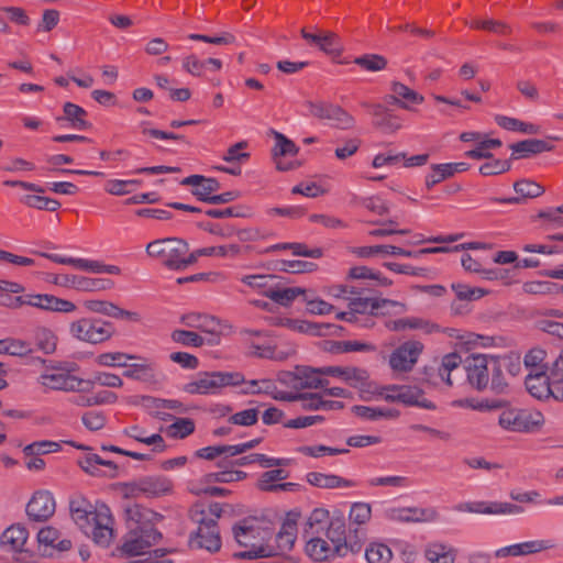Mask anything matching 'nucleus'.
<instances>
[{
    "mask_svg": "<svg viewBox=\"0 0 563 563\" xmlns=\"http://www.w3.org/2000/svg\"><path fill=\"white\" fill-rule=\"evenodd\" d=\"M69 510L74 522L96 544H110L113 538V518L107 505L93 507L86 498L79 496L70 500Z\"/></svg>",
    "mask_w": 563,
    "mask_h": 563,
    "instance_id": "nucleus-1",
    "label": "nucleus"
},
{
    "mask_svg": "<svg viewBox=\"0 0 563 563\" xmlns=\"http://www.w3.org/2000/svg\"><path fill=\"white\" fill-rule=\"evenodd\" d=\"M233 534L236 542L247 550L235 554L240 559H246L244 554L257 552L258 548L267 545L272 540V529L263 526V522L255 518H245L233 527Z\"/></svg>",
    "mask_w": 563,
    "mask_h": 563,
    "instance_id": "nucleus-2",
    "label": "nucleus"
},
{
    "mask_svg": "<svg viewBox=\"0 0 563 563\" xmlns=\"http://www.w3.org/2000/svg\"><path fill=\"white\" fill-rule=\"evenodd\" d=\"M244 383V376L239 372H202L184 386L191 395L217 394L223 387L238 386Z\"/></svg>",
    "mask_w": 563,
    "mask_h": 563,
    "instance_id": "nucleus-3",
    "label": "nucleus"
},
{
    "mask_svg": "<svg viewBox=\"0 0 563 563\" xmlns=\"http://www.w3.org/2000/svg\"><path fill=\"white\" fill-rule=\"evenodd\" d=\"M188 243L178 238H165L150 242L146 245L148 256L157 258L172 271H178L180 256L188 253Z\"/></svg>",
    "mask_w": 563,
    "mask_h": 563,
    "instance_id": "nucleus-4",
    "label": "nucleus"
},
{
    "mask_svg": "<svg viewBox=\"0 0 563 563\" xmlns=\"http://www.w3.org/2000/svg\"><path fill=\"white\" fill-rule=\"evenodd\" d=\"M114 331L111 322L97 318H81L69 325V332L75 339L90 344L108 341Z\"/></svg>",
    "mask_w": 563,
    "mask_h": 563,
    "instance_id": "nucleus-5",
    "label": "nucleus"
},
{
    "mask_svg": "<svg viewBox=\"0 0 563 563\" xmlns=\"http://www.w3.org/2000/svg\"><path fill=\"white\" fill-rule=\"evenodd\" d=\"M37 383L51 390L77 393H90L92 390V384L89 380L78 378L68 372L55 367L41 374L37 378Z\"/></svg>",
    "mask_w": 563,
    "mask_h": 563,
    "instance_id": "nucleus-6",
    "label": "nucleus"
},
{
    "mask_svg": "<svg viewBox=\"0 0 563 563\" xmlns=\"http://www.w3.org/2000/svg\"><path fill=\"white\" fill-rule=\"evenodd\" d=\"M296 522L292 520H286L282 525L279 532L275 536L274 543L268 541L267 545L258 548L257 552L247 553L244 554V556L246 558V560H254L260 558L283 555L292 549L296 541Z\"/></svg>",
    "mask_w": 563,
    "mask_h": 563,
    "instance_id": "nucleus-7",
    "label": "nucleus"
},
{
    "mask_svg": "<svg viewBox=\"0 0 563 563\" xmlns=\"http://www.w3.org/2000/svg\"><path fill=\"white\" fill-rule=\"evenodd\" d=\"M543 422L540 412H529L523 409L510 408L501 411L498 418L499 426L510 432H530Z\"/></svg>",
    "mask_w": 563,
    "mask_h": 563,
    "instance_id": "nucleus-8",
    "label": "nucleus"
},
{
    "mask_svg": "<svg viewBox=\"0 0 563 563\" xmlns=\"http://www.w3.org/2000/svg\"><path fill=\"white\" fill-rule=\"evenodd\" d=\"M305 106L309 114L320 120H329L341 130H349L355 126V119L342 107L325 101H307Z\"/></svg>",
    "mask_w": 563,
    "mask_h": 563,
    "instance_id": "nucleus-9",
    "label": "nucleus"
},
{
    "mask_svg": "<svg viewBox=\"0 0 563 563\" xmlns=\"http://www.w3.org/2000/svg\"><path fill=\"white\" fill-rule=\"evenodd\" d=\"M525 384L529 394L537 399L553 397L563 401V382L552 377L551 374L550 376L548 374L527 375Z\"/></svg>",
    "mask_w": 563,
    "mask_h": 563,
    "instance_id": "nucleus-10",
    "label": "nucleus"
},
{
    "mask_svg": "<svg viewBox=\"0 0 563 563\" xmlns=\"http://www.w3.org/2000/svg\"><path fill=\"white\" fill-rule=\"evenodd\" d=\"M423 347V344L419 341L409 340L404 342L389 355L390 368L397 373L410 372L417 364Z\"/></svg>",
    "mask_w": 563,
    "mask_h": 563,
    "instance_id": "nucleus-11",
    "label": "nucleus"
},
{
    "mask_svg": "<svg viewBox=\"0 0 563 563\" xmlns=\"http://www.w3.org/2000/svg\"><path fill=\"white\" fill-rule=\"evenodd\" d=\"M161 539L162 533L158 530H129L123 538L120 551L128 556L141 555Z\"/></svg>",
    "mask_w": 563,
    "mask_h": 563,
    "instance_id": "nucleus-12",
    "label": "nucleus"
},
{
    "mask_svg": "<svg viewBox=\"0 0 563 563\" xmlns=\"http://www.w3.org/2000/svg\"><path fill=\"white\" fill-rule=\"evenodd\" d=\"M201 518H198V530L195 538L190 539L192 547L206 549L209 552H217L221 548V538L216 519H207L205 510H200Z\"/></svg>",
    "mask_w": 563,
    "mask_h": 563,
    "instance_id": "nucleus-13",
    "label": "nucleus"
},
{
    "mask_svg": "<svg viewBox=\"0 0 563 563\" xmlns=\"http://www.w3.org/2000/svg\"><path fill=\"white\" fill-rule=\"evenodd\" d=\"M387 519L396 522L423 523L439 519V512L434 507H393L386 510Z\"/></svg>",
    "mask_w": 563,
    "mask_h": 563,
    "instance_id": "nucleus-14",
    "label": "nucleus"
},
{
    "mask_svg": "<svg viewBox=\"0 0 563 563\" xmlns=\"http://www.w3.org/2000/svg\"><path fill=\"white\" fill-rule=\"evenodd\" d=\"M361 107L369 110L373 115V126L385 134L396 133L402 126V120L391 110L380 103L362 101Z\"/></svg>",
    "mask_w": 563,
    "mask_h": 563,
    "instance_id": "nucleus-15",
    "label": "nucleus"
},
{
    "mask_svg": "<svg viewBox=\"0 0 563 563\" xmlns=\"http://www.w3.org/2000/svg\"><path fill=\"white\" fill-rule=\"evenodd\" d=\"M55 285L80 291H100L111 289L113 282L108 278H89L80 275L60 274L53 279Z\"/></svg>",
    "mask_w": 563,
    "mask_h": 563,
    "instance_id": "nucleus-16",
    "label": "nucleus"
},
{
    "mask_svg": "<svg viewBox=\"0 0 563 563\" xmlns=\"http://www.w3.org/2000/svg\"><path fill=\"white\" fill-rule=\"evenodd\" d=\"M124 512L129 530H157L155 523L162 519L159 514L139 504L126 505Z\"/></svg>",
    "mask_w": 563,
    "mask_h": 563,
    "instance_id": "nucleus-17",
    "label": "nucleus"
},
{
    "mask_svg": "<svg viewBox=\"0 0 563 563\" xmlns=\"http://www.w3.org/2000/svg\"><path fill=\"white\" fill-rule=\"evenodd\" d=\"M490 356L477 354L465 361L467 380L477 390H483L489 385Z\"/></svg>",
    "mask_w": 563,
    "mask_h": 563,
    "instance_id": "nucleus-18",
    "label": "nucleus"
},
{
    "mask_svg": "<svg viewBox=\"0 0 563 563\" xmlns=\"http://www.w3.org/2000/svg\"><path fill=\"white\" fill-rule=\"evenodd\" d=\"M21 305H29L47 311L69 313L76 310V305L48 294L25 295L16 298Z\"/></svg>",
    "mask_w": 563,
    "mask_h": 563,
    "instance_id": "nucleus-19",
    "label": "nucleus"
},
{
    "mask_svg": "<svg viewBox=\"0 0 563 563\" xmlns=\"http://www.w3.org/2000/svg\"><path fill=\"white\" fill-rule=\"evenodd\" d=\"M55 499L48 490H38L34 493L26 505V514L33 521H46L55 512Z\"/></svg>",
    "mask_w": 563,
    "mask_h": 563,
    "instance_id": "nucleus-20",
    "label": "nucleus"
},
{
    "mask_svg": "<svg viewBox=\"0 0 563 563\" xmlns=\"http://www.w3.org/2000/svg\"><path fill=\"white\" fill-rule=\"evenodd\" d=\"M300 34L309 45L327 54H340L343 51L340 37L334 32L319 29H316V32H309L307 27H302Z\"/></svg>",
    "mask_w": 563,
    "mask_h": 563,
    "instance_id": "nucleus-21",
    "label": "nucleus"
},
{
    "mask_svg": "<svg viewBox=\"0 0 563 563\" xmlns=\"http://www.w3.org/2000/svg\"><path fill=\"white\" fill-rule=\"evenodd\" d=\"M388 306L399 308V312L407 311V306L405 303L384 298L356 297L351 299L349 302V309L353 310L354 312H358L362 316H365L367 313L369 316H377V311L379 309H383Z\"/></svg>",
    "mask_w": 563,
    "mask_h": 563,
    "instance_id": "nucleus-22",
    "label": "nucleus"
},
{
    "mask_svg": "<svg viewBox=\"0 0 563 563\" xmlns=\"http://www.w3.org/2000/svg\"><path fill=\"white\" fill-rule=\"evenodd\" d=\"M276 144L272 150V155L276 164V168L282 172L291 170L296 167L295 163H283L282 156H296L299 152V147L283 133L273 132Z\"/></svg>",
    "mask_w": 563,
    "mask_h": 563,
    "instance_id": "nucleus-23",
    "label": "nucleus"
},
{
    "mask_svg": "<svg viewBox=\"0 0 563 563\" xmlns=\"http://www.w3.org/2000/svg\"><path fill=\"white\" fill-rule=\"evenodd\" d=\"M85 307L96 313H101L114 319L128 320L131 322H140L141 314L136 311H129L106 300H87Z\"/></svg>",
    "mask_w": 563,
    "mask_h": 563,
    "instance_id": "nucleus-24",
    "label": "nucleus"
},
{
    "mask_svg": "<svg viewBox=\"0 0 563 563\" xmlns=\"http://www.w3.org/2000/svg\"><path fill=\"white\" fill-rule=\"evenodd\" d=\"M555 548L552 540H533L501 548L496 551V556H522L536 554Z\"/></svg>",
    "mask_w": 563,
    "mask_h": 563,
    "instance_id": "nucleus-25",
    "label": "nucleus"
},
{
    "mask_svg": "<svg viewBox=\"0 0 563 563\" xmlns=\"http://www.w3.org/2000/svg\"><path fill=\"white\" fill-rule=\"evenodd\" d=\"M27 530L22 526H11L0 537V549L5 553H21L27 540Z\"/></svg>",
    "mask_w": 563,
    "mask_h": 563,
    "instance_id": "nucleus-26",
    "label": "nucleus"
},
{
    "mask_svg": "<svg viewBox=\"0 0 563 563\" xmlns=\"http://www.w3.org/2000/svg\"><path fill=\"white\" fill-rule=\"evenodd\" d=\"M385 391H399L400 402L407 406H417L423 409H434L432 401L423 396V391L416 386L388 385L383 388Z\"/></svg>",
    "mask_w": 563,
    "mask_h": 563,
    "instance_id": "nucleus-27",
    "label": "nucleus"
},
{
    "mask_svg": "<svg viewBox=\"0 0 563 563\" xmlns=\"http://www.w3.org/2000/svg\"><path fill=\"white\" fill-rule=\"evenodd\" d=\"M385 327L389 331L401 332L407 330H421L424 333L438 332L439 325L430 322L429 320L418 317H406L395 320H387Z\"/></svg>",
    "mask_w": 563,
    "mask_h": 563,
    "instance_id": "nucleus-28",
    "label": "nucleus"
},
{
    "mask_svg": "<svg viewBox=\"0 0 563 563\" xmlns=\"http://www.w3.org/2000/svg\"><path fill=\"white\" fill-rule=\"evenodd\" d=\"M509 147L512 151L510 159L528 158L532 155L553 150L552 144L539 139L523 140L511 144Z\"/></svg>",
    "mask_w": 563,
    "mask_h": 563,
    "instance_id": "nucleus-29",
    "label": "nucleus"
},
{
    "mask_svg": "<svg viewBox=\"0 0 563 563\" xmlns=\"http://www.w3.org/2000/svg\"><path fill=\"white\" fill-rule=\"evenodd\" d=\"M306 537L309 538L306 552L313 561L323 562L338 556L336 545L330 544L320 534Z\"/></svg>",
    "mask_w": 563,
    "mask_h": 563,
    "instance_id": "nucleus-30",
    "label": "nucleus"
},
{
    "mask_svg": "<svg viewBox=\"0 0 563 563\" xmlns=\"http://www.w3.org/2000/svg\"><path fill=\"white\" fill-rule=\"evenodd\" d=\"M307 482L318 488L334 489L350 488L355 486L353 481L343 478L335 474H324L320 472H310L306 476Z\"/></svg>",
    "mask_w": 563,
    "mask_h": 563,
    "instance_id": "nucleus-31",
    "label": "nucleus"
},
{
    "mask_svg": "<svg viewBox=\"0 0 563 563\" xmlns=\"http://www.w3.org/2000/svg\"><path fill=\"white\" fill-rule=\"evenodd\" d=\"M181 321L190 328L198 329L202 332H207L212 335L208 343L214 344L219 341V335L216 333L217 327L219 325L218 321L213 317L200 314V313H189L181 318Z\"/></svg>",
    "mask_w": 563,
    "mask_h": 563,
    "instance_id": "nucleus-32",
    "label": "nucleus"
},
{
    "mask_svg": "<svg viewBox=\"0 0 563 563\" xmlns=\"http://www.w3.org/2000/svg\"><path fill=\"white\" fill-rule=\"evenodd\" d=\"M321 368L313 367H297L295 373V379L298 382L296 387L299 388H324L329 380L321 377Z\"/></svg>",
    "mask_w": 563,
    "mask_h": 563,
    "instance_id": "nucleus-33",
    "label": "nucleus"
},
{
    "mask_svg": "<svg viewBox=\"0 0 563 563\" xmlns=\"http://www.w3.org/2000/svg\"><path fill=\"white\" fill-rule=\"evenodd\" d=\"M365 539V530L363 528H349L346 531L345 540L343 543L336 545L338 556L343 558L349 553H358L362 550L363 541Z\"/></svg>",
    "mask_w": 563,
    "mask_h": 563,
    "instance_id": "nucleus-34",
    "label": "nucleus"
},
{
    "mask_svg": "<svg viewBox=\"0 0 563 563\" xmlns=\"http://www.w3.org/2000/svg\"><path fill=\"white\" fill-rule=\"evenodd\" d=\"M472 512L475 514H485V515H506V514H521L523 512V508L516 504L510 503H485V501H475L472 503Z\"/></svg>",
    "mask_w": 563,
    "mask_h": 563,
    "instance_id": "nucleus-35",
    "label": "nucleus"
},
{
    "mask_svg": "<svg viewBox=\"0 0 563 563\" xmlns=\"http://www.w3.org/2000/svg\"><path fill=\"white\" fill-rule=\"evenodd\" d=\"M139 488L147 497H158L172 489V483L163 476H147L139 479Z\"/></svg>",
    "mask_w": 563,
    "mask_h": 563,
    "instance_id": "nucleus-36",
    "label": "nucleus"
},
{
    "mask_svg": "<svg viewBox=\"0 0 563 563\" xmlns=\"http://www.w3.org/2000/svg\"><path fill=\"white\" fill-rule=\"evenodd\" d=\"M424 558L430 563H454L456 551L446 544L432 542L426 547Z\"/></svg>",
    "mask_w": 563,
    "mask_h": 563,
    "instance_id": "nucleus-37",
    "label": "nucleus"
},
{
    "mask_svg": "<svg viewBox=\"0 0 563 563\" xmlns=\"http://www.w3.org/2000/svg\"><path fill=\"white\" fill-rule=\"evenodd\" d=\"M352 253L358 257L367 258L377 254L384 255H399L411 257L413 256L412 251H408L395 245H373V246H358L353 247Z\"/></svg>",
    "mask_w": 563,
    "mask_h": 563,
    "instance_id": "nucleus-38",
    "label": "nucleus"
},
{
    "mask_svg": "<svg viewBox=\"0 0 563 563\" xmlns=\"http://www.w3.org/2000/svg\"><path fill=\"white\" fill-rule=\"evenodd\" d=\"M63 110L64 115L57 118L58 122L68 121L71 128L79 131L86 130L90 126L89 122L86 120L88 113L84 108L73 102H66Z\"/></svg>",
    "mask_w": 563,
    "mask_h": 563,
    "instance_id": "nucleus-39",
    "label": "nucleus"
},
{
    "mask_svg": "<svg viewBox=\"0 0 563 563\" xmlns=\"http://www.w3.org/2000/svg\"><path fill=\"white\" fill-rule=\"evenodd\" d=\"M37 254L40 256L51 260L54 263L71 265L75 268H78L81 271L99 274L100 262H98V261H91V260H86V258L65 257V256H60L57 254H51V253H44V252H40Z\"/></svg>",
    "mask_w": 563,
    "mask_h": 563,
    "instance_id": "nucleus-40",
    "label": "nucleus"
},
{
    "mask_svg": "<svg viewBox=\"0 0 563 563\" xmlns=\"http://www.w3.org/2000/svg\"><path fill=\"white\" fill-rule=\"evenodd\" d=\"M34 351H41L48 355L55 352L57 345V338L47 328H37L33 332V339L31 341Z\"/></svg>",
    "mask_w": 563,
    "mask_h": 563,
    "instance_id": "nucleus-41",
    "label": "nucleus"
},
{
    "mask_svg": "<svg viewBox=\"0 0 563 563\" xmlns=\"http://www.w3.org/2000/svg\"><path fill=\"white\" fill-rule=\"evenodd\" d=\"M306 289L301 287H288L283 289L269 288L264 291V296L276 303L288 307L299 296H305Z\"/></svg>",
    "mask_w": 563,
    "mask_h": 563,
    "instance_id": "nucleus-42",
    "label": "nucleus"
},
{
    "mask_svg": "<svg viewBox=\"0 0 563 563\" xmlns=\"http://www.w3.org/2000/svg\"><path fill=\"white\" fill-rule=\"evenodd\" d=\"M60 532L51 526L42 528L37 533V540L41 544H45L57 549L58 551H68L71 548V541L68 539L59 540Z\"/></svg>",
    "mask_w": 563,
    "mask_h": 563,
    "instance_id": "nucleus-43",
    "label": "nucleus"
},
{
    "mask_svg": "<svg viewBox=\"0 0 563 563\" xmlns=\"http://www.w3.org/2000/svg\"><path fill=\"white\" fill-rule=\"evenodd\" d=\"M124 433L137 442L147 445H154V452H164L166 450L165 441L163 437L158 433L146 435L145 431L141 429L139 426H132L129 429H125Z\"/></svg>",
    "mask_w": 563,
    "mask_h": 563,
    "instance_id": "nucleus-44",
    "label": "nucleus"
},
{
    "mask_svg": "<svg viewBox=\"0 0 563 563\" xmlns=\"http://www.w3.org/2000/svg\"><path fill=\"white\" fill-rule=\"evenodd\" d=\"M506 360H500L498 357L490 356V365H489V383L490 388L500 394L506 387L507 383L503 375V367L506 366Z\"/></svg>",
    "mask_w": 563,
    "mask_h": 563,
    "instance_id": "nucleus-45",
    "label": "nucleus"
},
{
    "mask_svg": "<svg viewBox=\"0 0 563 563\" xmlns=\"http://www.w3.org/2000/svg\"><path fill=\"white\" fill-rule=\"evenodd\" d=\"M365 559L367 563H389L393 559V552L383 542H372L365 549Z\"/></svg>",
    "mask_w": 563,
    "mask_h": 563,
    "instance_id": "nucleus-46",
    "label": "nucleus"
},
{
    "mask_svg": "<svg viewBox=\"0 0 563 563\" xmlns=\"http://www.w3.org/2000/svg\"><path fill=\"white\" fill-rule=\"evenodd\" d=\"M352 411L360 418L367 420H378L380 418L394 419L399 416L396 409L374 408L367 406H353Z\"/></svg>",
    "mask_w": 563,
    "mask_h": 563,
    "instance_id": "nucleus-47",
    "label": "nucleus"
},
{
    "mask_svg": "<svg viewBox=\"0 0 563 563\" xmlns=\"http://www.w3.org/2000/svg\"><path fill=\"white\" fill-rule=\"evenodd\" d=\"M329 512L324 509H314L307 522L306 536L322 534L329 525Z\"/></svg>",
    "mask_w": 563,
    "mask_h": 563,
    "instance_id": "nucleus-48",
    "label": "nucleus"
},
{
    "mask_svg": "<svg viewBox=\"0 0 563 563\" xmlns=\"http://www.w3.org/2000/svg\"><path fill=\"white\" fill-rule=\"evenodd\" d=\"M470 26L475 30H485L498 35H510L512 27L504 21H497L493 19L487 20H474Z\"/></svg>",
    "mask_w": 563,
    "mask_h": 563,
    "instance_id": "nucleus-49",
    "label": "nucleus"
},
{
    "mask_svg": "<svg viewBox=\"0 0 563 563\" xmlns=\"http://www.w3.org/2000/svg\"><path fill=\"white\" fill-rule=\"evenodd\" d=\"M349 277L352 279H374L380 286H390L393 282L384 277L379 272H376L367 266H354L349 271Z\"/></svg>",
    "mask_w": 563,
    "mask_h": 563,
    "instance_id": "nucleus-50",
    "label": "nucleus"
},
{
    "mask_svg": "<svg viewBox=\"0 0 563 563\" xmlns=\"http://www.w3.org/2000/svg\"><path fill=\"white\" fill-rule=\"evenodd\" d=\"M323 533L332 545H339V543H343L346 536L344 520L340 517L332 518L329 525L325 527Z\"/></svg>",
    "mask_w": 563,
    "mask_h": 563,
    "instance_id": "nucleus-51",
    "label": "nucleus"
},
{
    "mask_svg": "<svg viewBox=\"0 0 563 563\" xmlns=\"http://www.w3.org/2000/svg\"><path fill=\"white\" fill-rule=\"evenodd\" d=\"M289 473L283 468L266 471L261 475V478L258 481V488L263 492H276L275 482L284 481L288 478Z\"/></svg>",
    "mask_w": 563,
    "mask_h": 563,
    "instance_id": "nucleus-52",
    "label": "nucleus"
},
{
    "mask_svg": "<svg viewBox=\"0 0 563 563\" xmlns=\"http://www.w3.org/2000/svg\"><path fill=\"white\" fill-rule=\"evenodd\" d=\"M354 64L367 71H380L386 68L387 59L378 54H365L354 59Z\"/></svg>",
    "mask_w": 563,
    "mask_h": 563,
    "instance_id": "nucleus-53",
    "label": "nucleus"
},
{
    "mask_svg": "<svg viewBox=\"0 0 563 563\" xmlns=\"http://www.w3.org/2000/svg\"><path fill=\"white\" fill-rule=\"evenodd\" d=\"M275 269L291 274L311 273L317 269V265L307 261H280L276 264Z\"/></svg>",
    "mask_w": 563,
    "mask_h": 563,
    "instance_id": "nucleus-54",
    "label": "nucleus"
},
{
    "mask_svg": "<svg viewBox=\"0 0 563 563\" xmlns=\"http://www.w3.org/2000/svg\"><path fill=\"white\" fill-rule=\"evenodd\" d=\"M452 176V167L450 164L431 165V172L426 176V187L431 189Z\"/></svg>",
    "mask_w": 563,
    "mask_h": 563,
    "instance_id": "nucleus-55",
    "label": "nucleus"
},
{
    "mask_svg": "<svg viewBox=\"0 0 563 563\" xmlns=\"http://www.w3.org/2000/svg\"><path fill=\"white\" fill-rule=\"evenodd\" d=\"M195 431V422L190 418H178L167 428L169 437L175 439H185Z\"/></svg>",
    "mask_w": 563,
    "mask_h": 563,
    "instance_id": "nucleus-56",
    "label": "nucleus"
},
{
    "mask_svg": "<svg viewBox=\"0 0 563 563\" xmlns=\"http://www.w3.org/2000/svg\"><path fill=\"white\" fill-rule=\"evenodd\" d=\"M172 340L175 343L185 345V346H195L199 347L205 344V339L199 335L197 332L187 331V330H174L172 332Z\"/></svg>",
    "mask_w": 563,
    "mask_h": 563,
    "instance_id": "nucleus-57",
    "label": "nucleus"
},
{
    "mask_svg": "<svg viewBox=\"0 0 563 563\" xmlns=\"http://www.w3.org/2000/svg\"><path fill=\"white\" fill-rule=\"evenodd\" d=\"M220 189V183L216 178H207L201 181L198 188L192 189V195L200 201L209 202L212 194Z\"/></svg>",
    "mask_w": 563,
    "mask_h": 563,
    "instance_id": "nucleus-58",
    "label": "nucleus"
},
{
    "mask_svg": "<svg viewBox=\"0 0 563 563\" xmlns=\"http://www.w3.org/2000/svg\"><path fill=\"white\" fill-rule=\"evenodd\" d=\"M390 89L394 93L398 96L399 99H401L405 102L407 101L410 103L420 104L424 100L422 95L416 92L415 90L410 89L408 86L399 81H393Z\"/></svg>",
    "mask_w": 563,
    "mask_h": 563,
    "instance_id": "nucleus-59",
    "label": "nucleus"
},
{
    "mask_svg": "<svg viewBox=\"0 0 563 563\" xmlns=\"http://www.w3.org/2000/svg\"><path fill=\"white\" fill-rule=\"evenodd\" d=\"M452 289L460 301H472L482 298L486 291L483 288L470 287L464 284H452Z\"/></svg>",
    "mask_w": 563,
    "mask_h": 563,
    "instance_id": "nucleus-60",
    "label": "nucleus"
},
{
    "mask_svg": "<svg viewBox=\"0 0 563 563\" xmlns=\"http://www.w3.org/2000/svg\"><path fill=\"white\" fill-rule=\"evenodd\" d=\"M371 506L365 503H356L351 507L350 510V521L352 525H357L360 528L361 526L365 525L371 519Z\"/></svg>",
    "mask_w": 563,
    "mask_h": 563,
    "instance_id": "nucleus-61",
    "label": "nucleus"
},
{
    "mask_svg": "<svg viewBox=\"0 0 563 563\" xmlns=\"http://www.w3.org/2000/svg\"><path fill=\"white\" fill-rule=\"evenodd\" d=\"M515 191L522 198H537L544 192V188L531 180H519L514 185Z\"/></svg>",
    "mask_w": 563,
    "mask_h": 563,
    "instance_id": "nucleus-62",
    "label": "nucleus"
},
{
    "mask_svg": "<svg viewBox=\"0 0 563 563\" xmlns=\"http://www.w3.org/2000/svg\"><path fill=\"white\" fill-rule=\"evenodd\" d=\"M258 421V409L250 408L231 415L229 422L236 426L251 427Z\"/></svg>",
    "mask_w": 563,
    "mask_h": 563,
    "instance_id": "nucleus-63",
    "label": "nucleus"
},
{
    "mask_svg": "<svg viewBox=\"0 0 563 563\" xmlns=\"http://www.w3.org/2000/svg\"><path fill=\"white\" fill-rule=\"evenodd\" d=\"M60 19V14L55 9H46L42 13V19L36 25V32L48 33L56 27Z\"/></svg>",
    "mask_w": 563,
    "mask_h": 563,
    "instance_id": "nucleus-64",
    "label": "nucleus"
}]
</instances>
